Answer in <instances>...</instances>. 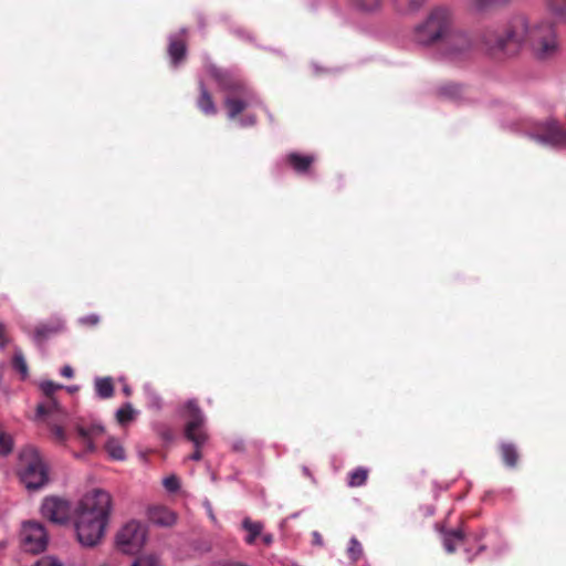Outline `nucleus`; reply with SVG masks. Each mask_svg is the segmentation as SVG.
<instances>
[{"label": "nucleus", "instance_id": "nucleus-1", "mask_svg": "<svg viewBox=\"0 0 566 566\" xmlns=\"http://www.w3.org/2000/svg\"><path fill=\"white\" fill-rule=\"evenodd\" d=\"M112 511V496L104 490L86 493L74 510V528L82 546L94 547L105 534Z\"/></svg>", "mask_w": 566, "mask_h": 566}, {"label": "nucleus", "instance_id": "nucleus-2", "mask_svg": "<svg viewBox=\"0 0 566 566\" xmlns=\"http://www.w3.org/2000/svg\"><path fill=\"white\" fill-rule=\"evenodd\" d=\"M39 387L46 396L48 400L36 406L35 420H45L50 429L51 438L55 443L65 444L67 441V432L64 424L69 419L67 411L54 398V392L61 388L62 385L52 380H42Z\"/></svg>", "mask_w": 566, "mask_h": 566}, {"label": "nucleus", "instance_id": "nucleus-3", "mask_svg": "<svg viewBox=\"0 0 566 566\" xmlns=\"http://www.w3.org/2000/svg\"><path fill=\"white\" fill-rule=\"evenodd\" d=\"M531 33H533V23L531 24L524 15H515L507 21L501 34L488 32L484 41L491 51L515 55L524 45H528Z\"/></svg>", "mask_w": 566, "mask_h": 566}, {"label": "nucleus", "instance_id": "nucleus-4", "mask_svg": "<svg viewBox=\"0 0 566 566\" xmlns=\"http://www.w3.org/2000/svg\"><path fill=\"white\" fill-rule=\"evenodd\" d=\"M452 13L447 8L432 9L427 18L416 25L412 34L413 41L422 46L443 42L453 30Z\"/></svg>", "mask_w": 566, "mask_h": 566}, {"label": "nucleus", "instance_id": "nucleus-5", "mask_svg": "<svg viewBox=\"0 0 566 566\" xmlns=\"http://www.w3.org/2000/svg\"><path fill=\"white\" fill-rule=\"evenodd\" d=\"M210 73L222 88L237 95L228 96L224 99V105L228 109L229 118H235L249 105L258 102V97L254 92L243 82L232 80L228 72L212 66L210 67Z\"/></svg>", "mask_w": 566, "mask_h": 566}, {"label": "nucleus", "instance_id": "nucleus-6", "mask_svg": "<svg viewBox=\"0 0 566 566\" xmlns=\"http://www.w3.org/2000/svg\"><path fill=\"white\" fill-rule=\"evenodd\" d=\"M19 476L28 490H39L48 481V467L33 447H25L19 454Z\"/></svg>", "mask_w": 566, "mask_h": 566}, {"label": "nucleus", "instance_id": "nucleus-7", "mask_svg": "<svg viewBox=\"0 0 566 566\" xmlns=\"http://www.w3.org/2000/svg\"><path fill=\"white\" fill-rule=\"evenodd\" d=\"M528 46L534 57L539 61L555 57L559 52V43L553 24L549 22L533 23Z\"/></svg>", "mask_w": 566, "mask_h": 566}, {"label": "nucleus", "instance_id": "nucleus-8", "mask_svg": "<svg viewBox=\"0 0 566 566\" xmlns=\"http://www.w3.org/2000/svg\"><path fill=\"white\" fill-rule=\"evenodd\" d=\"M188 409V421L186 424L185 433L188 440H190L195 447V452L189 457L190 460L199 461L201 459L200 447L208 440V434L203 428L205 415L198 407L196 400H189L186 405Z\"/></svg>", "mask_w": 566, "mask_h": 566}, {"label": "nucleus", "instance_id": "nucleus-9", "mask_svg": "<svg viewBox=\"0 0 566 566\" xmlns=\"http://www.w3.org/2000/svg\"><path fill=\"white\" fill-rule=\"evenodd\" d=\"M527 136L542 145L566 148V130L554 118L536 123Z\"/></svg>", "mask_w": 566, "mask_h": 566}, {"label": "nucleus", "instance_id": "nucleus-10", "mask_svg": "<svg viewBox=\"0 0 566 566\" xmlns=\"http://www.w3.org/2000/svg\"><path fill=\"white\" fill-rule=\"evenodd\" d=\"M146 542V530L137 521L125 524L116 535V545L124 554H137Z\"/></svg>", "mask_w": 566, "mask_h": 566}, {"label": "nucleus", "instance_id": "nucleus-11", "mask_svg": "<svg viewBox=\"0 0 566 566\" xmlns=\"http://www.w3.org/2000/svg\"><path fill=\"white\" fill-rule=\"evenodd\" d=\"M470 49L471 41L468 35L464 32L452 30L442 42L439 54L442 60L455 62L465 56Z\"/></svg>", "mask_w": 566, "mask_h": 566}, {"label": "nucleus", "instance_id": "nucleus-12", "mask_svg": "<svg viewBox=\"0 0 566 566\" xmlns=\"http://www.w3.org/2000/svg\"><path fill=\"white\" fill-rule=\"evenodd\" d=\"M21 542L25 551L34 554L41 553L49 543L46 530L39 522H25L21 530Z\"/></svg>", "mask_w": 566, "mask_h": 566}, {"label": "nucleus", "instance_id": "nucleus-13", "mask_svg": "<svg viewBox=\"0 0 566 566\" xmlns=\"http://www.w3.org/2000/svg\"><path fill=\"white\" fill-rule=\"evenodd\" d=\"M40 512L41 515L51 523L63 525L70 521L71 505L70 502L64 499L49 496L43 500Z\"/></svg>", "mask_w": 566, "mask_h": 566}, {"label": "nucleus", "instance_id": "nucleus-14", "mask_svg": "<svg viewBox=\"0 0 566 566\" xmlns=\"http://www.w3.org/2000/svg\"><path fill=\"white\" fill-rule=\"evenodd\" d=\"M74 430L85 451L88 453H93L97 450L95 440L105 433L104 426L98 421H92L90 423L77 422L74 424Z\"/></svg>", "mask_w": 566, "mask_h": 566}, {"label": "nucleus", "instance_id": "nucleus-15", "mask_svg": "<svg viewBox=\"0 0 566 566\" xmlns=\"http://www.w3.org/2000/svg\"><path fill=\"white\" fill-rule=\"evenodd\" d=\"M148 520L158 526H171L177 521V515L164 505H153L147 509Z\"/></svg>", "mask_w": 566, "mask_h": 566}, {"label": "nucleus", "instance_id": "nucleus-16", "mask_svg": "<svg viewBox=\"0 0 566 566\" xmlns=\"http://www.w3.org/2000/svg\"><path fill=\"white\" fill-rule=\"evenodd\" d=\"M105 451L108 457L114 461H125L126 460V451L124 449L123 443L115 437H108L105 442Z\"/></svg>", "mask_w": 566, "mask_h": 566}, {"label": "nucleus", "instance_id": "nucleus-17", "mask_svg": "<svg viewBox=\"0 0 566 566\" xmlns=\"http://www.w3.org/2000/svg\"><path fill=\"white\" fill-rule=\"evenodd\" d=\"M396 11L402 14H411L419 11L427 0H391Z\"/></svg>", "mask_w": 566, "mask_h": 566}, {"label": "nucleus", "instance_id": "nucleus-18", "mask_svg": "<svg viewBox=\"0 0 566 566\" xmlns=\"http://www.w3.org/2000/svg\"><path fill=\"white\" fill-rule=\"evenodd\" d=\"M197 104L206 115H214L217 113L213 99L202 83L200 84V96Z\"/></svg>", "mask_w": 566, "mask_h": 566}, {"label": "nucleus", "instance_id": "nucleus-19", "mask_svg": "<svg viewBox=\"0 0 566 566\" xmlns=\"http://www.w3.org/2000/svg\"><path fill=\"white\" fill-rule=\"evenodd\" d=\"M442 534L443 546L448 553H453L457 545L461 544L464 539V535L461 530L446 531Z\"/></svg>", "mask_w": 566, "mask_h": 566}, {"label": "nucleus", "instance_id": "nucleus-20", "mask_svg": "<svg viewBox=\"0 0 566 566\" xmlns=\"http://www.w3.org/2000/svg\"><path fill=\"white\" fill-rule=\"evenodd\" d=\"M168 53L172 63L177 65L186 56V44L181 40L170 36Z\"/></svg>", "mask_w": 566, "mask_h": 566}, {"label": "nucleus", "instance_id": "nucleus-21", "mask_svg": "<svg viewBox=\"0 0 566 566\" xmlns=\"http://www.w3.org/2000/svg\"><path fill=\"white\" fill-rule=\"evenodd\" d=\"M287 160L296 171L304 172L313 164L314 157L293 153L289 155Z\"/></svg>", "mask_w": 566, "mask_h": 566}, {"label": "nucleus", "instance_id": "nucleus-22", "mask_svg": "<svg viewBox=\"0 0 566 566\" xmlns=\"http://www.w3.org/2000/svg\"><path fill=\"white\" fill-rule=\"evenodd\" d=\"M95 390L99 398L107 399L111 398L114 394V386L112 378H96L95 379Z\"/></svg>", "mask_w": 566, "mask_h": 566}, {"label": "nucleus", "instance_id": "nucleus-23", "mask_svg": "<svg viewBox=\"0 0 566 566\" xmlns=\"http://www.w3.org/2000/svg\"><path fill=\"white\" fill-rule=\"evenodd\" d=\"M136 413L137 411L129 402H127L116 411L115 417L119 424L125 426L126 423L134 420Z\"/></svg>", "mask_w": 566, "mask_h": 566}, {"label": "nucleus", "instance_id": "nucleus-24", "mask_svg": "<svg viewBox=\"0 0 566 566\" xmlns=\"http://www.w3.org/2000/svg\"><path fill=\"white\" fill-rule=\"evenodd\" d=\"M62 327H63L62 323H59L55 326H50L46 324L40 325L35 328L33 338L40 343V342L44 340L45 338H48L50 335L61 331Z\"/></svg>", "mask_w": 566, "mask_h": 566}, {"label": "nucleus", "instance_id": "nucleus-25", "mask_svg": "<svg viewBox=\"0 0 566 566\" xmlns=\"http://www.w3.org/2000/svg\"><path fill=\"white\" fill-rule=\"evenodd\" d=\"M244 530L249 532L248 537L245 538L248 544H253L256 536L260 535L263 525L260 522H252L249 518H245L242 523Z\"/></svg>", "mask_w": 566, "mask_h": 566}, {"label": "nucleus", "instance_id": "nucleus-26", "mask_svg": "<svg viewBox=\"0 0 566 566\" xmlns=\"http://www.w3.org/2000/svg\"><path fill=\"white\" fill-rule=\"evenodd\" d=\"M502 457L506 465L513 468L517 463V451L511 443L502 444Z\"/></svg>", "mask_w": 566, "mask_h": 566}, {"label": "nucleus", "instance_id": "nucleus-27", "mask_svg": "<svg viewBox=\"0 0 566 566\" xmlns=\"http://www.w3.org/2000/svg\"><path fill=\"white\" fill-rule=\"evenodd\" d=\"M368 471L364 468H357L349 473L348 485L349 486H361L367 480Z\"/></svg>", "mask_w": 566, "mask_h": 566}, {"label": "nucleus", "instance_id": "nucleus-28", "mask_svg": "<svg viewBox=\"0 0 566 566\" xmlns=\"http://www.w3.org/2000/svg\"><path fill=\"white\" fill-rule=\"evenodd\" d=\"M382 0H352L355 8L365 12H374L381 6Z\"/></svg>", "mask_w": 566, "mask_h": 566}, {"label": "nucleus", "instance_id": "nucleus-29", "mask_svg": "<svg viewBox=\"0 0 566 566\" xmlns=\"http://www.w3.org/2000/svg\"><path fill=\"white\" fill-rule=\"evenodd\" d=\"M130 566H164L160 559L151 554H145L136 557Z\"/></svg>", "mask_w": 566, "mask_h": 566}, {"label": "nucleus", "instance_id": "nucleus-30", "mask_svg": "<svg viewBox=\"0 0 566 566\" xmlns=\"http://www.w3.org/2000/svg\"><path fill=\"white\" fill-rule=\"evenodd\" d=\"M347 553H348L349 558L353 562H357L361 557V555H363V546H361V544L358 542V539L356 537H352L349 539V545H348V548H347Z\"/></svg>", "mask_w": 566, "mask_h": 566}, {"label": "nucleus", "instance_id": "nucleus-31", "mask_svg": "<svg viewBox=\"0 0 566 566\" xmlns=\"http://www.w3.org/2000/svg\"><path fill=\"white\" fill-rule=\"evenodd\" d=\"M13 449L11 434L0 431V455H8Z\"/></svg>", "mask_w": 566, "mask_h": 566}, {"label": "nucleus", "instance_id": "nucleus-32", "mask_svg": "<svg viewBox=\"0 0 566 566\" xmlns=\"http://www.w3.org/2000/svg\"><path fill=\"white\" fill-rule=\"evenodd\" d=\"M163 485L169 493H176L180 489V480L177 475L170 474L163 479Z\"/></svg>", "mask_w": 566, "mask_h": 566}, {"label": "nucleus", "instance_id": "nucleus-33", "mask_svg": "<svg viewBox=\"0 0 566 566\" xmlns=\"http://www.w3.org/2000/svg\"><path fill=\"white\" fill-rule=\"evenodd\" d=\"M510 0H471V4L476 10H483L494 6H502L509 3Z\"/></svg>", "mask_w": 566, "mask_h": 566}, {"label": "nucleus", "instance_id": "nucleus-34", "mask_svg": "<svg viewBox=\"0 0 566 566\" xmlns=\"http://www.w3.org/2000/svg\"><path fill=\"white\" fill-rule=\"evenodd\" d=\"M13 366L21 374L22 378L28 376V365L21 353H15L13 357Z\"/></svg>", "mask_w": 566, "mask_h": 566}, {"label": "nucleus", "instance_id": "nucleus-35", "mask_svg": "<svg viewBox=\"0 0 566 566\" xmlns=\"http://www.w3.org/2000/svg\"><path fill=\"white\" fill-rule=\"evenodd\" d=\"M144 391L147 396V399L149 400L150 406L155 407V408H159L161 399H160V396L158 395V392L150 385H145Z\"/></svg>", "mask_w": 566, "mask_h": 566}, {"label": "nucleus", "instance_id": "nucleus-36", "mask_svg": "<svg viewBox=\"0 0 566 566\" xmlns=\"http://www.w3.org/2000/svg\"><path fill=\"white\" fill-rule=\"evenodd\" d=\"M33 566H64L56 557L54 556H43L40 558Z\"/></svg>", "mask_w": 566, "mask_h": 566}, {"label": "nucleus", "instance_id": "nucleus-37", "mask_svg": "<svg viewBox=\"0 0 566 566\" xmlns=\"http://www.w3.org/2000/svg\"><path fill=\"white\" fill-rule=\"evenodd\" d=\"M81 325L96 326L99 323V316L97 314H90L78 318Z\"/></svg>", "mask_w": 566, "mask_h": 566}, {"label": "nucleus", "instance_id": "nucleus-38", "mask_svg": "<svg viewBox=\"0 0 566 566\" xmlns=\"http://www.w3.org/2000/svg\"><path fill=\"white\" fill-rule=\"evenodd\" d=\"M553 11H562L566 9V0H546Z\"/></svg>", "mask_w": 566, "mask_h": 566}, {"label": "nucleus", "instance_id": "nucleus-39", "mask_svg": "<svg viewBox=\"0 0 566 566\" xmlns=\"http://www.w3.org/2000/svg\"><path fill=\"white\" fill-rule=\"evenodd\" d=\"M61 375L63 377H66V378H72L74 373H73V369L71 366L69 365H65L62 369H61Z\"/></svg>", "mask_w": 566, "mask_h": 566}, {"label": "nucleus", "instance_id": "nucleus-40", "mask_svg": "<svg viewBox=\"0 0 566 566\" xmlns=\"http://www.w3.org/2000/svg\"><path fill=\"white\" fill-rule=\"evenodd\" d=\"M312 536H313V543L317 546H322L323 545V538H322V535L317 532V531H314L312 533Z\"/></svg>", "mask_w": 566, "mask_h": 566}, {"label": "nucleus", "instance_id": "nucleus-41", "mask_svg": "<svg viewBox=\"0 0 566 566\" xmlns=\"http://www.w3.org/2000/svg\"><path fill=\"white\" fill-rule=\"evenodd\" d=\"M255 118L254 116H247L245 118L240 120L241 126L254 125Z\"/></svg>", "mask_w": 566, "mask_h": 566}, {"label": "nucleus", "instance_id": "nucleus-42", "mask_svg": "<svg viewBox=\"0 0 566 566\" xmlns=\"http://www.w3.org/2000/svg\"><path fill=\"white\" fill-rule=\"evenodd\" d=\"M263 541L266 545H270L273 542V536L271 534H266L263 536Z\"/></svg>", "mask_w": 566, "mask_h": 566}, {"label": "nucleus", "instance_id": "nucleus-43", "mask_svg": "<svg viewBox=\"0 0 566 566\" xmlns=\"http://www.w3.org/2000/svg\"><path fill=\"white\" fill-rule=\"evenodd\" d=\"M442 91H443V94H446V95H450V96H452V95H453V93H452V92H449V91H448V87H443V88H442Z\"/></svg>", "mask_w": 566, "mask_h": 566}, {"label": "nucleus", "instance_id": "nucleus-44", "mask_svg": "<svg viewBox=\"0 0 566 566\" xmlns=\"http://www.w3.org/2000/svg\"><path fill=\"white\" fill-rule=\"evenodd\" d=\"M124 392H125V395L129 396L130 395V388L125 386L124 387Z\"/></svg>", "mask_w": 566, "mask_h": 566}, {"label": "nucleus", "instance_id": "nucleus-45", "mask_svg": "<svg viewBox=\"0 0 566 566\" xmlns=\"http://www.w3.org/2000/svg\"><path fill=\"white\" fill-rule=\"evenodd\" d=\"M229 566H250V565L241 564V563H233V564H230Z\"/></svg>", "mask_w": 566, "mask_h": 566}, {"label": "nucleus", "instance_id": "nucleus-46", "mask_svg": "<svg viewBox=\"0 0 566 566\" xmlns=\"http://www.w3.org/2000/svg\"><path fill=\"white\" fill-rule=\"evenodd\" d=\"M6 547V543L4 542H0V552H2Z\"/></svg>", "mask_w": 566, "mask_h": 566}, {"label": "nucleus", "instance_id": "nucleus-47", "mask_svg": "<svg viewBox=\"0 0 566 566\" xmlns=\"http://www.w3.org/2000/svg\"><path fill=\"white\" fill-rule=\"evenodd\" d=\"M75 390H76V387H70V388H69V391H71V392H72V391H75Z\"/></svg>", "mask_w": 566, "mask_h": 566}, {"label": "nucleus", "instance_id": "nucleus-48", "mask_svg": "<svg viewBox=\"0 0 566 566\" xmlns=\"http://www.w3.org/2000/svg\"><path fill=\"white\" fill-rule=\"evenodd\" d=\"M99 566H112V565H109V564H102V565H99Z\"/></svg>", "mask_w": 566, "mask_h": 566}]
</instances>
